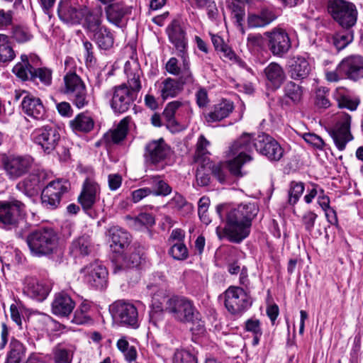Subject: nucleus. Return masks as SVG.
<instances>
[{"mask_svg": "<svg viewBox=\"0 0 363 363\" xmlns=\"http://www.w3.org/2000/svg\"><path fill=\"white\" fill-rule=\"evenodd\" d=\"M254 147L271 161H279L284 155L283 148L269 135L262 133L255 138L251 134L243 133L226 152L228 158L226 164L232 174L236 177L243 175L241 168L253 160L250 152Z\"/></svg>", "mask_w": 363, "mask_h": 363, "instance_id": "f257e3e1", "label": "nucleus"}, {"mask_svg": "<svg viewBox=\"0 0 363 363\" xmlns=\"http://www.w3.org/2000/svg\"><path fill=\"white\" fill-rule=\"evenodd\" d=\"M216 211L220 218L222 213H225V227L218 226L216 229L218 237L220 239L227 238L232 242L240 243L250 235L252 221L257 216L258 208L254 203H247L235 207L220 205Z\"/></svg>", "mask_w": 363, "mask_h": 363, "instance_id": "f03ea898", "label": "nucleus"}, {"mask_svg": "<svg viewBox=\"0 0 363 363\" xmlns=\"http://www.w3.org/2000/svg\"><path fill=\"white\" fill-rule=\"evenodd\" d=\"M74 63L72 57H67L65 61V69ZM70 69L63 77L64 86L62 92L67 95L74 105L78 108H82L89 104L86 85L81 77Z\"/></svg>", "mask_w": 363, "mask_h": 363, "instance_id": "7ed1b4c3", "label": "nucleus"}, {"mask_svg": "<svg viewBox=\"0 0 363 363\" xmlns=\"http://www.w3.org/2000/svg\"><path fill=\"white\" fill-rule=\"evenodd\" d=\"M26 241L33 255L42 256L49 255L57 249L58 236L52 229L46 228L30 233Z\"/></svg>", "mask_w": 363, "mask_h": 363, "instance_id": "20e7f679", "label": "nucleus"}, {"mask_svg": "<svg viewBox=\"0 0 363 363\" xmlns=\"http://www.w3.org/2000/svg\"><path fill=\"white\" fill-rule=\"evenodd\" d=\"M25 204L16 199L0 201V228L11 230L23 223Z\"/></svg>", "mask_w": 363, "mask_h": 363, "instance_id": "39448f33", "label": "nucleus"}, {"mask_svg": "<svg viewBox=\"0 0 363 363\" xmlns=\"http://www.w3.org/2000/svg\"><path fill=\"white\" fill-rule=\"evenodd\" d=\"M352 117L350 114L341 112L339 113L335 118V125L333 128L327 127L323 123L319 121V124L324 125L326 131L333 138L336 147L342 151L346 145L354 140V136L351 132Z\"/></svg>", "mask_w": 363, "mask_h": 363, "instance_id": "423d86ee", "label": "nucleus"}, {"mask_svg": "<svg viewBox=\"0 0 363 363\" xmlns=\"http://www.w3.org/2000/svg\"><path fill=\"white\" fill-rule=\"evenodd\" d=\"M164 310L181 323H191L199 317V312L193 301L185 297L174 296L169 298Z\"/></svg>", "mask_w": 363, "mask_h": 363, "instance_id": "0eeeda50", "label": "nucleus"}, {"mask_svg": "<svg viewBox=\"0 0 363 363\" xmlns=\"http://www.w3.org/2000/svg\"><path fill=\"white\" fill-rule=\"evenodd\" d=\"M223 296L226 310L233 315H241L252 303L250 296L239 286H229Z\"/></svg>", "mask_w": 363, "mask_h": 363, "instance_id": "6e6552de", "label": "nucleus"}, {"mask_svg": "<svg viewBox=\"0 0 363 363\" xmlns=\"http://www.w3.org/2000/svg\"><path fill=\"white\" fill-rule=\"evenodd\" d=\"M195 79L193 74H190L188 70H184L182 77L174 79L167 77L155 83L157 89V94L165 101L169 98H175L179 96L184 90L185 85L193 84Z\"/></svg>", "mask_w": 363, "mask_h": 363, "instance_id": "1a4fd4ad", "label": "nucleus"}, {"mask_svg": "<svg viewBox=\"0 0 363 363\" xmlns=\"http://www.w3.org/2000/svg\"><path fill=\"white\" fill-rule=\"evenodd\" d=\"M328 11L338 24L346 29L357 22V11L355 6L344 0H333L328 6Z\"/></svg>", "mask_w": 363, "mask_h": 363, "instance_id": "9d476101", "label": "nucleus"}, {"mask_svg": "<svg viewBox=\"0 0 363 363\" xmlns=\"http://www.w3.org/2000/svg\"><path fill=\"white\" fill-rule=\"evenodd\" d=\"M113 321L121 325L137 328L138 324V312L131 303L117 301L110 306Z\"/></svg>", "mask_w": 363, "mask_h": 363, "instance_id": "9b49d317", "label": "nucleus"}, {"mask_svg": "<svg viewBox=\"0 0 363 363\" xmlns=\"http://www.w3.org/2000/svg\"><path fill=\"white\" fill-rule=\"evenodd\" d=\"M0 161L6 177L12 181L26 174L33 164L32 158L28 156L2 155Z\"/></svg>", "mask_w": 363, "mask_h": 363, "instance_id": "f8f14e48", "label": "nucleus"}, {"mask_svg": "<svg viewBox=\"0 0 363 363\" xmlns=\"http://www.w3.org/2000/svg\"><path fill=\"white\" fill-rule=\"evenodd\" d=\"M34 143L39 145L46 153L52 152L58 145L60 135L57 128L52 125H46L35 128L31 133Z\"/></svg>", "mask_w": 363, "mask_h": 363, "instance_id": "ddd939ff", "label": "nucleus"}, {"mask_svg": "<svg viewBox=\"0 0 363 363\" xmlns=\"http://www.w3.org/2000/svg\"><path fill=\"white\" fill-rule=\"evenodd\" d=\"M106 96L110 99V105L113 111L122 113L129 109L137 94L130 90L127 84L123 83L114 86Z\"/></svg>", "mask_w": 363, "mask_h": 363, "instance_id": "4468645a", "label": "nucleus"}, {"mask_svg": "<svg viewBox=\"0 0 363 363\" xmlns=\"http://www.w3.org/2000/svg\"><path fill=\"white\" fill-rule=\"evenodd\" d=\"M70 189V184L67 180L57 179L50 182L43 190L41 199L43 203L48 208H57L62 196Z\"/></svg>", "mask_w": 363, "mask_h": 363, "instance_id": "2eb2a0df", "label": "nucleus"}, {"mask_svg": "<svg viewBox=\"0 0 363 363\" xmlns=\"http://www.w3.org/2000/svg\"><path fill=\"white\" fill-rule=\"evenodd\" d=\"M88 8L79 4L78 0H65L60 3L58 15L61 20L72 24L79 23Z\"/></svg>", "mask_w": 363, "mask_h": 363, "instance_id": "dca6fc26", "label": "nucleus"}, {"mask_svg": "<svg viewBox=\"0 0 363 363\" xmlns=\"http://www.w3.org/2000/svg\"><path fill=\"white\" fill-rule=\"evenodd\" d=\"M337 70L350 80L356 82L363 79V57L360 55L345 57L337 66Z\"/></svg>", "mask_w": 363, "mask_h": 363, "instance_id": "f3484780", "label": "nucleus"}, {"mask_svg": "<svg viewBox=\"0 0 363 363\" xmlns=\"http://www.w3.org/2000/svg\"><path fill=\"white\" fill-rule=\"evenodd\" d=\"M85 281L90 286L102 289L107 285L108 271L106 268L96 262L82 269Z\"/></svg>", "mask_w": 363, "mask_h": 363, "instance_id": "a211bd4d", "label": "nucleus"}, {"mask_svg": "<svg viewBox=\"0 0 363 363\" xmlns=\"http://www.w3.org/2000/svg\"><path fill=\"white\" fill-rule=\"evenodd\" d=\"M269 38V48L272 54L276 56H282L291 48V40L288 33L282 28H275L266 33Z\"/></svg>", "mask_w": 363, "mask_h": 363, "instance_id": "6ab92c4d", "label": "nucleus"}, {"mask_svg": "<svg viewBox=\"0 0 363 363\" xmlns=\"http://www.w3.org/2000/svg\"><path fill=\"white\" fill-rule=\"evenodd\" d=\"M50 291L49 285L34 277H26L23 282V292L27 296L42 301Z\"/></svg>", "mask_w": 363, "mask_h": 363, "instance_id": "aec40b11", "label": "nucleus"}, {"mask_svg": "<svg viewBox=\"0 0 363 363\" xmlns=\"http://www.w3.org/2000/svg\"><path fill=\"white\" fill-rule=\"evenodd\" d=\"M311 71L308 60L302 56H294L289 61L288 72L294 80H302L306 78Z\"/></svg>", "mask_w": 363, "mask_h": 363, "instance_id": "412c9836", "label": "nucleus"}, {"mask_svg": "<svg viewBox=\"0 0 363 363\" xmlns=\"http://www.w3.org/2000/svg\"><path fill=\"white\" fill-rule=\"evenodd\" d=\"M124 73L127 78V86L130 90L138 94L142 89L141 77L143 72L136 61H128L124 66Z\"/></svg>", "mask_w": 363, "mask_h": 363, "instance_id": "4be33fe9", "label": "nucleus"}, {"mask_svg": "<svg viewBox=\"0 0 363 363\" xmlns=\"http://www.w3.org/2000/svg\"><path fill=\"white\" fill-rule=\"evenodd\" d=\"M169 154V147L163 139L154 140L146 146L145 156L153 164L163 161Z\"/></svg>", "mask_w": 363, "mask_h": 363, "instance_id": "5701e85b", "label": "nucleus"}, {"mask_svg": "<svg viewBox=\"0 0 363 363\" xmlns=\"http://www.w3.org/2000/svg\"><path fill=\"white\" fill-rule=\"evenodd\" d=\"M74 301L65 293L55 294L52 303V312L57 316L67 317L73 311Z\"/></svg>", "mask_w": 363, "mask_h": 363, "instance_id": "b1692460", "label": "nucleus"}, {"mask_svg": "<svg viewBox=\"0 0 363 363\" xmlns=\"http://www.w3.org/2000/svg\"><path fill=\"white\" fill-rule=\"evenodd\" d=\"M99 186L96 183L86 180L84 184L78 201L85 211L89 210L99 199Z\"/></svg>", "mask_w": 363, "mask_h": 363, "instance_id": "393cba45", "label": "nucleus"}, {"mask_svg": "<svg viewBox=\"0 0 363 363\" xmlns=\"http://www.w3.org/2000/svg\"><path fill=\"white\" fill-rule=\"evenodd\" d=\"M23 112L34 118L42 119L45 113V110L41 100L32 95H26L21 102Z\"/></svg>", "mask_w": 363, "mask_h": 363, "instance_id": "a878e982", "label": "nucleus"}, {"mask_svg": "<svg viewBox=\"0 0 363 363\" xmlns=\"http://www.w3.org/2000/svg\"><path fill=\"white\" fill-rule=\"evenodd\" d=\"M144 259L143 251L140 247L132 246L129 252L122 257V262L116 265L113 269L114 273H117L122 269L136 268L140 266Z\"/></svg>", "mask_w": 363, "mask_h": 363, "instance_id": "bb28decb", "label": "nucleus"}, {"mask_svg": "<svg viewBox=\"0 0 363 363\" xmlns=\"http://www.w3.org/2000/svg\"><path fill=\"white\" fill-rule=\"evenodd\" d=\"M132 7L124 5L122 2H112L107 4L105 13L108 21L113 24L118 25L123 17L130 14Z\"/></svg>", "mask_w": 363, "mask_h": 363, "instance_id": "cd10ccee", "label": "nucleus"}, {"mask_svg": "<svg viewBox=\"0 0 363 363\" xmlns=\"http://www.w3.org/2000/svg\"><path fill=\"white\" fill-rule=\"evenodd\" d=\"M69 124L76 134L88 133L93 130L94 121L87 113H80L71 120Z\"/></svg>", "mask_w": 363, "mask_h": 363, "instance_id": "c85d7f7f", "label": "nucleus"}, {"mask_svg": "<svg viewBox=\"0 0 363 363\" xmlns=\"http://www.w3.org/2000/svg\"><path fill=\"white\" fill-rule=\"evenodd\" d=\"M233 110V103L230 101L223 100L214 105L211 111L205 115V119L208 123L220 121L228 117Z\"/></svg>", "mask_w": 363, "mask_h": 363, "instance_id": "c756f323", "label": "nucleus"}, {"mask_svg": "<svg viewBox=\"0 0 363 363\" xmlns=\"http://www.w3.org/2000/svg\"><path fill=\"white\" fill-rule=\"evenodd\" d=\"M170 42L174 44L179 53H186V40L185 33L181 26L177 23H172L167 28Z\"/></svg>", "mask_w": 363, "mask_h": 363, "instance_id": "7c9ffc66", "label": "nucleus"}, {"mask_svg": "<svg viewBox=\"0 0 363 363\" xmlns=\"http://www.w3.org/2000/svg\"><path fill=\"white\" fill-rule=\"evenodd\" d=\"M178 55L182 60V66L179 64L176 57H171L165 65L166 71L174 76L182 77L184 70H188L190 74H193L190 68V62L187 53H179Z\"/></svg>", "mask_w": 363, "mask_h": 363, "instance_id": "2f4dec72", "label": "nucleus"}, {"mask_svg": "<svg viewBox=\"0 0 363 363\" xmlns=\"http://www.w3.org/2000/svg\"><path fill=\"white\" fill-rule=\"evenodd\" d=\"M92 245L89 236L82 235L74 239L70 247V253L74 257H83L89 255Z\"/></svg>", "mask_w": 363, "mask_h": 363, "instance_id": "473e14b6", "label": "nucleus"}, {"mask_svg": "<svg viewBox=\"0 0 363 363\" xmlns=\"http://www.w3.org/2000/svg\"><path fill=\"white\" fill-rule=\"evenodd\" d=\"M277 18L275 13L268 9H262L257 14H250L247 18V24L251 28L264 27Z\"/></svg>", "mask_w": 363, "mask_h": 363, "instance_id": "72a5a7b5", "label": "nucleus"}, {"mask_svg": "<svg viewBox=\"0 0 363 363\" xmlns=\"http://www.w3.org/2000/svg\"><path fill=\"white\" fill-rule=\"evenodd\" d=\"M323 38L327 43H332L337 50H341L353 40V33L350 30H343L335 35L325 34Z\"/></svg>", "mask_w": 363, "mask_h": 363, "instance_id": "f704fd0d", "label": "nucleus"}, {"mask_svg": "<svg viewBox=\"0 0 363 363\" xmlns=\"http://www.w3.org/2000/svg\"><path fill=\"white\" fill-rule=\"evenodd\" d=\"M109 237L111 240V247L116 250L123 249L128 246L130 242V234L118 227H112L109 230Z\"/></svg>", "mask_w": 363, "mask_h": 363, "instance_id": "c9c22d12", "label": "nucleus"}, {"mask_svg": "<svg viewBox=\"0 0 363 363\" xmlns=\"http://www.w3.org/2000/svg\"><path fill=\"white\" fill-rule=\"evenodd\" d=\"M264 74L267 80L275 88L279 87L285 79V74L282 67L276 62H271L264 69Z\"/></svg>", "mask_w": 363, "mask_h": 363, "instance_id": "e433bc0d", "label": "nucleus"}, {"mask_svg": "<svg viewBox=\"0 0 363 363\" xmlns=\"http://www.w3.org/2000/svg\"><path fill=\"white\" fill-rule=\"evenodd\" d=\"M92 39L100 49L105 50L111 48L114 43L113 34L106 26L92 34Z\"/></svg>", "mask_w": 363, "mask_h": 363, "instance_id": "4c0bfd02", "label": "nucleus"}, {"mask_svg": "<svg viewBox=\"0 0 363 363\" xmlns=\"http://www.w3.org/2000/svg\"><path fill=\"white\" fill-rule=\"evenodd\" d=\"M40 181L36 175L31 174L20 182L16 189L28 197L37 195L40 189Z\"/></svg>", "mask_w": 363, "mask_h": 363, "instance_id": "58836bf2", "label": "nucleus"}, {"mask_svg": "<svg viewBox=\"0 0 363 363\" xmlns=\"http://www.w3.org/2000/svg\"><path fill=\"white\" fill-rule=\"evenodd\" d=\"M130 121V117L122 119L115 129L110 130L105 135L106 140L113 143H118L122 141L126 137Z\"/></svg>", "mask_w": 363, "mask_h": 363, "instance_id": "ea45409f", "label": "nucleus"}, {"mask_svg": "<svg viewBox=\"0 0 363 363\" xmlns=\"http://www.w3.org/2000/svg\"><path fill=\"white\" fill-rule=\"evenodd\" d=\"M125 218L129 227L135 230H141L144 226H151L155 224L152 215L147 213H142L136 217L126 216Z\"/></svg>", "mask_w": 363, "mask_h": 363, "instance_id": "a19ab883", "label": "nucleus"}, {"mask_svg": "<svg viewBox=\"0 0 363 363\" xmlns=\"http://www.w3.org/2000/svg\"><path fill=\"white\" fill-rule=\"evenodd\" d=\"M74 347L58 345L52 350L55 363H72Z\"/></svg>", "mask_w": 363, "mask_h": 363, "instance_id": "79ce46f5", "label": "nucleus"}, {"mask_svg": "<svg viewBox=\"0 0 363 363\" xmlns=\"http://www.w3.org/2000/svg\"><path fill=\"white\" fill-rule=\"evenodd\" d=\"M21 61L18 62L13 67V72L23 81L31 79V75L34 68L30 64L29 59L27 55H23L21 57Z\"/></svg>", "mask_w": 363, "mask_h": 363, "instance_id": "37998d69", "label": "nucleus"}, {"mask_svg": "<svg viewBox=\"0 0 363 363\" xmlns=\"http://www.w3.org/2000/svg\"><path fill=\"white\" fill-rule=\"evenodd\" d=\"M26 348L17 340H12L9 345V352L6 358V363H21L25 357Z\"/></svg>", "mask_w": 363, "mask_h": 363, "instance_id": "c03bdc74", "label": "nucleus"}, {"mask_svg": "<svg viewBox=\"0 0 363 363\" xmlns=\"http://www.w3.org/2000/svg\"><path fill=\"white\" fill-rule=\"evenodd\" d=\"M83 18H84V28L91 34L105 26L101 25V14L91 12L89 9Z\"/></svg>", "mask_w": 363, "mask_h": 363, "instance_id": "a18cd8bd", "label": "nucleus"}, {"mask_svg": "<svg viewBox=\"0 0 363 363\" xmlns=\"http://www.w3.org/2000/svg\"><path fill=\"white\" fill-rule=\"evenodd\" d=\"M148 184L152 186L150 189L154 196H166L172 192L170 186L160 176L150 177Z\"/></svg>", "mask_w": 363, "mask_h": 363, "instance_id": "49530a36", "label": "nucleus"}, {"mask_svg": "<svg viewBox=\"0 0 363 363\" xmlns=\"http://www.w3.org/2000/svg\"><path fill=\"white\" fill-rule=\"evenodd\" d=\"M16 56L7 35L0 34V62L11 61Z\"/></svg>", "mask_w": 363, "mask_h": 363, "instance_id": "de8ad7c7", "label": "nucleus"}, {"mask_svg": "<svg viewBox=\"0 0 363 363\" xmlns=\"http://www.w3.org/2000/svg\"><path fill=\"white\" fill-rule=\"evenodd\" d=\"M188 108L187 103L181 101H173L168 103L163 111V116L169 123H175L176 113L181 110Z\"/></svg>", "mask_w": 363, "mask_h": 363, "instance_id": "09e8293b", "label": "nucleus"}, {"mask_svg": "<svg viewBox=\"0 0 363 363\" xmlns=\"http://www.w3.org/2000/svg\"><path fill=\"white\" fill-rule=\"evenodd\" d=\"M226 2L231 11L232 17L240 26L245 15V4L240 0H227Z\"/></svg>", "mask_w": 363, "mask_h": 363, "instance_id": "8fccbe9b", "label": "nucleus"}, {"mask_svg": "<svg viewBox=\"0 0 363 363\" xmlns=\"http://www.w3.org/2000/svg\"><path fill=\"white\" fill-rule=\"evenodd\" d=\"M37 79L45 86H50L52 82V70L48 67H39L33 69L31 80Z\"/></svg>", "mask_w": 363, "mask_h": 363, "instance_id": "3c124183", "label": "nucleus"}, {"mask_svg": "<svg viewBox=\"0 0 363 363\" xmlns=\"http://www.w3.org/2000/svg\"><path fill=\"white\" fill-rule=\"evenodd\" d=\"M90 305L87 303H82L75 311L72 322L77 325L89 323L91 319L89 315Z\"/></svg>", "mask_w": 363, "mask_h": 363, "instance_id": "603ef678", "label": "nucleus"}, {"mask_svg": "<svg viewBox=\"0 0 363 363\" xmlns=\"http://www.w3.org/2000/svg\"><path fill=\"white\" fill-rule=\"evenodd\" d=\"M323 190H319V206L325 213L327 220L330 224L337 223V216L335 211L330 206V199L327 196H321Z\"/></svg>", "mask_w": 363, "mask_h": 363, "instance_id": "864d4df0", "label": "nucleus"}, {"mask_svg": "<svg viewBox=\"0 0 363 363\" xmlns=\"http://www.w3.org/2000/svg\"><path fill=\"white\" fill-rule=\"evenodd\" d=\"M172 205L178 211H180L182 215L187 214L192 211V206L189 203L181 194H176L169 201Z\"/></svg>", "mask_w": 363, "mask_h": 363, "instance_id": "5fc2aeb1", "label": "nucleus"}, {"mask_svg": "<svg viewBox=\"0 0 363 363\" xmlns=\"http://www.w3.org/2000/svg\"><path fill=\"white\" fill-rule=\"evenodd\" d=\"M169 253L177 260H184L189 257V251L184 242L172 244Z\"/></svg>", "mask_w": 363, "mask_h": 363, "instance_id": "6e6d98bb", "label": "nucleus"}, {"mask_svg": "<svg viewBox=\"0 0 363 363\" xmlns=\"http://www.w3.org/2000/svg\"><path fill=\"white\" fill-rule=\"evenodd\" d=\"M304 191L303 184L301 182H292L290 184L289 191V201L291 204H295Z\"/></svg>", "mask_w": 363, "mask_h": 363, "instance_id": "4d7b16f0", "label": "nucleus"}, {"mask_svg": "<svg viewBox=\"0 0 363 363\" xmlns=\"http://www.w3.org/2000/svg\"><path fill=\"white\" fill-rule=\"evenodd\" d=\"M173 363H197L195 357L184 350H177L173 357Z\"/></svg>", "mask_w": 363, "mask_h": 363, "instance_id": "13d9d810", "label": "nucleus"}, {"mask_svg": "<svg viewBox=\"0 0 363 363\" xmlns=\"http://www.w3.org/2000/svg\"><path fill=\"white\" fill-rule=\"evenodd\" d=\"M210 145L209 141L204 137V135H201L196 143V148L195 152V160L198 161L201 157L209 153L207 150V147Z\"/></svg>", "mask_w": 363, "mask_h": 363, "instance_id": "bf43d9fd", "label": "nucleus"}, {"mask_svg": "<svg viewBox=\"0 0 363 363\" xmlns=\"http://www.w3.org/2000/svg\"><path fill=\"white\" fill-rule=\"evenodd\" d=\"M13 37L18 43H26L30 40L33 35L27 28L16 26L13 29Z\"/></svg>", "mask_w": 363, "mask_h": 363, "instance_id": "052dcab7", "label": "nucleus"}, {"mask_svg": "<svg viewBox=\"0 0 363 363\" xmlns=\"http://www.w3.org/2000/svg\"><path fill=\"white\" fill-rule=\"evenodd\" d=\"M359 101L357 99H352L347 96H342L338 99V105L340 108H346L350 111L357 109Z\"/></svg>", "mask_w": 363, "mask_h": 363, "instance_id": "680f3d73", "label": "nucleus"}, {"mask_svg": "<svg viewBox=\"0 0 363 363\" xmlns=\"http://www.w3.org/2000/svg\"><path fill=\"white\" fill-rule=\"evenodd\" d=\"M83 47L84 49L85 61L87 65L91 66L96 63V58L94 55V46L88 40L84 41Z\"/></svg>", "mask_w": 363, "mask_h": 363, "instance_id": "e2e57ef3", "label": "nucleus"}, {"mask_svg": "<svg viewBox=\"0 0 363 363\" xmlns=\"http://www.w3.org/2000/svg\"><path fill=\"white\" fill-rule=\"evenodd\" d=\"M152 193V189L149 187L138 189L131 192V200L135 203H138L142 199L151 195Z\"/></svg>", "mask_w": 363, "mask_h": 363, "instance_id": "0e129e2a", "label": "nucleus"}, {"mask_svg": "<svg viewBox=\"0 0 363 363\" xmlns=\"http://www.w3.org/2000/svg\"><path fill=\"white\" fill-rule=\"evenodd\" d=\"M245 329L255 335V338L262 335L260 322L257 319H249L245 323Z\"/></svg>", "mask_w": 363, "mask_h": 363, "instance_id": "69168bd1", "label": "nucleus"}, {"mask_svg": "<svg viewBox=\"0 0 363 363\" xmlns=\"http://www.w3.org/2000/svg\"><path fill=\"white\" fill-rule=\"evenodd\" d=\"M13 21V12L11 10L0 9V28H6L11 25Z\"/></svg>", "mask_w": 363, "mask_h": 363, "instance_id": "338daca9", "label": "nucleus"}, {"mask_svg": "<svg viewBox=\"0 0 363 363\" xmlns=\"http://www.w3.org/2000/svg\"><path fill=\"white\" fill-rule=\"evenodd\" d=\"M196 178L197 184L201 186H207L210 182V176L205 172L204 168L202 167L197 169Z\"/></svg>", "mask_w": 363, "mask_h": 363, "instance_id": "774afa93", "label": "nucleus"}]
</instances>
